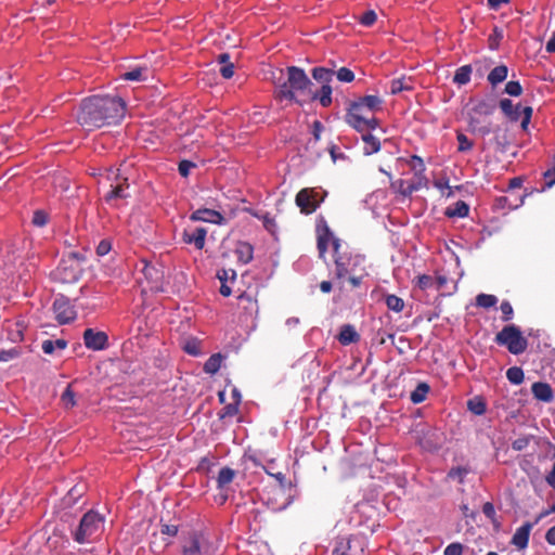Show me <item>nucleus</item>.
Returning <instances> with one entry per match:
<instances>
[{
  "instance_id": "nucleus-1",
  "label": "nucleus",
  "mask_w": 555,
  "mask_h": 555,
  "mask_svg": "<svg viewBox=\"0 0 555 555\" xmlns=\"http://www.w3.org/2000/svg\"><path fill=\"white\" fill-rule=\"evenodd\" d=\"M125 113L126 103L121 98L93 95L81 102L77 121L88 131H92L119 124Z\"/></svg>"
},
{
  "instance_id": "nucleus-2",
  "label": "nucleus",
  "mask_w": 555,
  "mask_h": 555,
  "mask_svg": "<svg viewBox=\"0 0 555 555\" xmlns=\"http://www.w3.org/2000/svg\"><path fill=\"white\" fill-rule=\"evenodd\" d=\"M317 247L320 258H324L330 243L334 250L335 275L344 279L353 272L366 271L365 257L360 254L340 253V241L335 237L324 217H319L315 225Z\"/></svg>"
},
{
  "instance_id": "nucleus-3",
  "label": "nucleus",
  "mask_w": 555,
  "mask_h": 555,
  "mask_svg": "<svg viewBox=\"0 0 555 555\" xmlns=\"http://www.w3.org/2000/svg\"><path fill=\"white\" fill-rule=\"evenodd\" d=\"M286 78L274 81V99L279 102L296 103L302 106L312 96L313 82L305 70L297 66H288Z\"/></svg>"
},
{
  "instance_id": "nucleus-4",
  "label": "nucleus",
  "mask_w": 555,
  "mask_h": 555,
  "mask_svg": "<svg viewBox=\"0 0 555 555\" xmlns=\"http://www.w3.org/2000/svg\"><path fill=\"white\" fill-rule=\"evenodd\" d=\"M104 529V517L95 511L87 512L74 531V540L79 543H88L101 535Z\"/></svg>"
},
{
  "instance_id": "nucleus-5",
  "label": "nucleus",
  "mask_w": 555,
  "mask_h": 555,
  "mask_svg": "<svg viewBox=\"0 0 555 555\" xmlns=\"http://www.w3.org/2000/svg\"><path fill=\"white\" fill-rule=\"evenodd\" d=\"M346 122L358 132L374 130L378 127V119L366 111L357 100L349 104L346 114Z\"/></svg>"
},
{
  "instance_id": "nucleus-6",
  "label": "nucleus",
  "mask_w": 555,
  "mask_h": 555,
  "mask_svg": "<svg viewBox=\"0 0 555 555\" xmlns=\"http://www.w3.org/2000/svg\"><path fill=\"white\" fill-rule=\"evenodd\" d=\"M494 341L500 346H505L513 354H520L526 351L528 340L522 336V333L515 324L504 326L494 338Z\"/></svg>"
},
{
  "instance_id": "nucleus-7",
  "label": "nucleus",
  "mask_w": 555,
  "mask_h": 555,
  "mask_svg": "<svg viewBox=\"0 0 555 555\" xmlns=\"http://www.w3.org/2000/svg\"><path fill=\"white\" fill-rule=\"evenodd\" d=\"M326 195L327 192L321 188H305L297 193L295 202L302 214L310 215L318 209Z\"/></svg>"
},
{
  "instance_id": "nucleus-8",
  "label": "nucleus",
  "mask_w": 555,
  "mask_h": 555,
  "mask_svg": "<svg viewBox=\"0 0 555 555\" xmlns=\"http://www.w3.org/2000/svg\"><path fill=\"white\" fill-rule=\"evenodd\" d=\"M500 108L512 121L519 120L522 115L521 128L527 129L533 112L531 106L521 107L520 104L514 105L509 99H502Z\"/></svg>"
},
{
  "instance_id": "nucleus-9",
  "label": "nucleus",
  "mask_w": 555,
  "mask_h": 555,
  "mask_svg": "<svg viewBox=\"0 0 555 555\" xmlns=\"http://www.w3.org/2000/svg\"><path fill=\"white\" fill-rule=\"evenodd\" d=\"M208 542L205 537L196 531L190 532L181 543L182 555H205Z\"/></svg>"
},
{
  "instance_id": "nucleus-10",
  "label": "nucleus",
  "mask_w": 555,
  "mask_h": 555,
  "mask_svg": "<svg viewBox=\"0 0 555 555\" xmlns=\"http://www.w3.org/2000/svg\"><path fill=\"white\" fill-rule=\"evenodd\" d=\"M52 309L55 315V320L60 324L70 323L77 317L76 310L72 306L69 299L63 295L55 298Z\"/></svg>"
},
{
  "instance_id": "nucleus-11",
  "label": "nucleus",
  "mask_w": 555,
  "mask_h": 555,
  "mask_svg": "<svg viewBox=\"0 0 555 555\" xmlns=\"http://www.w3.org/2000/svg\"><path fill=\"white\" fill-rule=\"evenodd\" d=\"M425 186H427V178L418 173H415V180L410 182L403 179L391 182V188L404 197H410L414 192Z\"/></svg>"
},
{
  "instance_id": "nucleus-12",
  "label": "nucleus",
  "mask_w": 555,
  "mask_h": 555,
  "mask_svg": "<svg viewBox=\"0 0 555 555\" xmlns=\"http://www.w3.org/2000/svg\"><path fill=\"white\" fill-rule=\"evenodd\" d=\"M83 343L88 349L103 350L108 345V336L105 332L86 328L83 332Z\"/></svg>"
},
{
  "instance_id": "nucleus-13",
  "label": "nucleus",
  "mask_w": 555,
  "mask_h": 555,
  "mask_svg": "<svg viewBox=\"0 0 555 555\" xmlns=\"http://www.w3.org/2000/svg\"><path fill=\"white\" fill-rule=\"evenodd\" d=\"M190 220L208 222L218 225L224 224L225 222L224 217L218 210L209 208L196 209L190 215Z\"/></svg>"
},
{
  "instance_id": "nucleus-14",
  "label": "nucleus",
  "mask_w": 555,
  "mask_h": 555,
  "mask_svg": "<svg viewBox=\"0 0 555 555\" xmlns=\"http://www.w3.org/2000/svg\"><path fill=\"white\" fill-rule=\"evenodd\" d=\"M207 230L205 228H196L193 232L183 231L182 240L186 244H193L196 249L202 250L205 246Z\"/></svg>"
},
{
  "instance_id": "nucleus-15",
  "label": "nucleus",
  "mask_w": 555,
  "mask_h": 555,
  "mask_svg": "<svg viewBox=\"0 0 555 555\" xmlns=\"http://www.w3.org/2000/svg\"><path fill=\"white\" fill-rule=\"evenodd\" d=\"M532 529V524L525 522L519 528L516 529L511 543L515 545L519 550H524L528 546L529 537Z\"/></svg>"
},
{
  "instance_id": "nucleus-16",
  "label": "nucleus",
  "mask_w": 555,
  "mask_h": 555,
  "mask_svg": "<svg viewBox=\"0 0 555 555\" xmlns=\"http://www.w3.org/2000/svg\"><path fill=\"white\" fill-rule=\"evenodd\" d=\"M533 397L542 402H552L554 400V393L552 387L547 383L537 382L531 386Z\"/></svg>"
},
{
  "instance_id": "nucleus-17",
  "label": "nucleus",
  "mask_w": 555,
  "mask_h": 555,
  "mask_svg": "<svg viewBox=\"0 0 555 555\" xmlns=\"http://www.w3.org/2000/svg\"><path fill=\"white\" fill-rule=\"evenodd\" d=\"M60 278L67 283L76 282L80 278V269L68 261H62L57 267Z\"/></svg>"
},
{
  "instance_id": "nucleus-18",
  "label": "nucleus",
  "mask_w": 555,
  "mask_h": 555,
  "mask_svg": "<svg viewBox=\"0 0 555 555\" xmlns=\"http://www.w3.org/2000/svg\"><path fill=\"white\" fill-rule=\"evenodd\" d=\"M338 341L344 345L348 346L350 344L358 343L360 340V335L356 331L354 326L351 324H344L340 327L339 334H338Z\"/></svg>"
},
{
  "instance_id": "nucleus-19",
  "label": "nucleus",
  "mask_w": 555,
  "mask_h": 555,
  "mask_svg": "<svg viewBox=\"0 0 555 555\" xmlns=\"http://www.w3.org/2000/svg\"><path fill=\"white\" fill-rule=\"evenodd\" d=\"M129 184L127 182V179H124V182H120L117 185L113 186L112 190L105 194L104 199L107 203H112L116 199L128 198L130 196L127 192Z\"/></svg>"
},
{
  "instance_id": "nucleus-20",
  "label": "nucleus",
  "mask_w": 555,
  "mask_h": 555,
  "mask_svg": "<svg viewBox=\"0 0 555 555\" xmlns=\"http://www.w3.org/2000/svg\"><path fill=\"white\" fill-rule=\"evenodd\" d=\"M416 441L421 446V448L426 451H434L438 449V442L433 439V434L430 430H417Z\"/></svg>"
},
{
  "instance_id": "nucleus-21",
  "label": "nucleus",
  "mask_w": 555,
  "mask_h": 555,
  "mask_svg": "<svg viewBox=\"0 0 555 555\" xmlns=\"http://www.w3.org/2000/svg\"><path fill=\"white\" fill-rule=\"evenodd\" d=\"M367 131L369 130L364 131L362 134V140L364 142L363 153L365 155H372L380 150V141Z\"/></svg>"
},
{
  "instance_id": "nucleus-22",
  "label": "nucleus",
  "mask_w": 555,
  "mask_h": 555,
  "mask_svg": "<svg viewBox=\"0 0 555 555\" xmlns=\"http://www.w3.org/2000/svg\"><path fill=\"white\" fill-rule=\"evenodd\" d=\"M332 91L333 90L330 85H322L320 91H312V96L314 98H309V102L319 100L323 107H328L332 104Z\"/></svg>"
},
{
  "instance_id": "nucleus-23",
  "label": "nucleus",
  "mask_w": 555,
  "mask_h": 555,
  "mask_svg": "<svg viewBox=\"0 0 555 555\" xmlns=\"http://www.w3.org/2000/svg\"><path fill=\"white\" fill-rule=\"evenodd\" d=\"M362 106L373 115L382 109L383 100L378 95H365L357 100Z\"/></svg>"
},
{
  "instance_id": "nucleus-24",
  "label": "nucleus",
  "mask_w": 555,
  "mask_h": 555,
  "mask_svg": "<svg viewBox=\"0 0 555 555\" xmlns=\"http://www.w3.org/2000/svg\"><path fill=\"white\" fill-rule=\"evenodd\" d=\"M468 212L469 206L464 201H457L447 208L444 215L449 218H464Z\"/></svg>"
},
{
  "instance_id": "nucleus-25",
  "label": "nucleus",
  "mask_w": 555,
  "mask_h": 555,
  "mask_svg": "<svg viewBox=\"0 0 555 555\" xmlns=\"http://www.w3.org/2000/svg\"><path fill=\"white\" fill-rule=\"evenodd\" d=\"M237 259L244 264L249 263L254 257V247L247 242L237 244L236 250Z\"/></svg>"
},
{
  "instance_id": "nucleus-26",
  "label": "nucleus",
  "mask_w": 555,
  "mask_h": 555,
  "mask_svg": "<svg viewBox=\"0 0 555 555\" xmlns=\"http://www.w3.org/2000/svg\"><path fill=\"white\" fill-rule=\"evenodd\" d=\"M508 75V68L505 65H499L494 67L488 75V81L492 86H496L500 82H503Z\"/></svg>"
},
{
  "instance_id": "nucleus-27",
  "label": "nucleus",
  "mask_w": 555,
  "mask_h": 555,
  "mask_svg": "<svg viewBox=\"0 0 555 555\" xmlns=\"http://www.w3.org/2000/svg\"><path fill=\"white\" fill-rule=\"evenodd\" d=\"M223 356L221 353L211 354L204 364V372L210 375L216 374L221 366Z\"/></svg>"
},
{
  "instance_id": "nucleus-28",
  "label": "nucleus",
  "mask_w": 555,
  "mask_h": 555,
  "mask_svg": "<svg viewBox=\"0 0 555 555\" xmlns=\"http://www.w3.org/2000/svg\"><path fill=\"white\" fill-rule=\"evenodd\" d=\"M235 477V470L230 467H222L219 470L218 477H217V486L219 489L224 488L225 486L230 485Z\"/></svg>"
},
{
  "instance_id": "nucleus-29",
  "label": "nucleus",
  "mask_w": 555,
  "mask_h": 555,
  "mask_svg": "<svg viewBox=\"0 0 555 555\" xmlns=\"http://www.w3.org/2000/svg\"><path fill=\"white\" fill-rule=\"evenodd\" d=\"M334 70L325 67H314L312 69V77L323 85H330L334 76Z\"/></svg>"
},
{
  "instance_id": "nucleus-30",
  "label": "nucleus",
  "mask_w": 555,
  "mask_h": 555,
  "mask_svg": "<svg viewBox=\"0 0 555 555\" xmlns=\"http://www.w3.org/2000/svg\"><path fill=\"white\" fill-rule=\"evenodd\" d=\"M67 347L65 339L51 340L47 339L42 341L41 348L46 354H53L56 349L64 350Z\"/></svg>"
},
{
  "instance_id": "nucleus-31",
  "label": "nucleus",
  "mask_w": 555,
  "mask_h": 555,
  "mask_svg": "<svg viewBox=\"0 0 555 555\" xmlns=\"http://www.w3.org/2000/svg\"><path fill=\"white\" fill-rule=\"evenodd\" d=\"M472 66L463 65L455 70L453 82L460 86L466 85L470 80Z\"/></svg>"
},
{
  "instance_id": "nucleus-32",
  "label": "nucleus",
  "mask_w": 555,
  "mask_h": 555,
  "mask_svg": "<svg viewBox=\"0 0 555 555\" xmlns=\"http://www.w3.org/2000/svg\"><path fill=\"white\" fill-rule=\"evenodd\" d=\"M428 392L429 386L426 383H420L411 392L410 399L415 404L421 403L426 399Z\"/></svg>"
},
{
  "instance_id": "nucleus-33",
  "label": "nucleus",
  "mask_w": 555,
  "mask_h": 555,
  "mask_svg": "<svg viewBox=\"0 0 555 555\" xmlns=\"http://www.w3.org/2000/svg\"><path fill=\"white\" fill-rule=\"evenodd\" d=\"M413 86L411 83V79L397 78L393 79L390 83V92L391 94H397L405 90H412Z\"/></svg>"
},
{
  "instance_id": "nucleus-34",
  "label": "nucleus",
  "mask_w": 555,
  "mask_h": 555,
  "mask_svg": "<svg viewBox=\"0 0 555 555\" xmlns=\"http://www.w3.org/2000/svg\"><path fill=\"white\" fill-rule=\"evenodd\" d=\"M146 72L147 69L145 67H135L132 70L124 73L120 77L124 80L142 81L146 79Z\"/></svg>"
},
{
  "instance_id": "nucleus-35",
  "label": "nucleus",
  "mask_w": 555,
  "mask_h": 555,
  "mask_svg": "<svg viewBox=\"0 0 555 555\" xmlns=\"http://www.w3.org/2000/svg\"><path fill=\"white\" fill-rule=\"evenodd\" d=\"M498 304V298L490 294H479L476 296V306L489 309Z\"/></svg>"
},
{
  "instance_id": "nucleus-36",
  "label": "nucleus",
  "mask_w": 555,
  "mask_h": 555,
  "mask_svg": "<svg viewBox=\"0 0 555 555\" xmlns=\"http://www.w3.org/2000/svg\"><path fill=\"white\" fill-rule=\"evenodd\" d=\"M506 377L509 383L520 385L524 382V371L518 366H512L506 371Z\"/></svg>"
},
{
  "instance_id": "nucleus-37",
  "label": "nucleus",
  "mask_w": 555,
  "mask_h": 555,
  "mask_svg": "<svg viewBox=\"0 0 555 555\" xmlns=\"http://www.w3.org/2000/svg\"><path fill=\"white\" fill-rule=\"evenodd\" d=\"M386 306L389 310H392L395 312H401L404 308V301L402 298L396 295H387Z\"/></svg>"
},
{
  "instance_id": "nucleus-38",
  "label": "nucleus",
  "mask_w": 555,
  "mask_h": 555,
  "mask_svg": "<svg viewBox=\"0 0 555 555\" xmlns=\"http://www.w3.org/2000/svg\"><path fill=\"white\" fill-rule=\"evenodd\" d=\"M255 217L262 220L263 227L267 231H269L271 234H274L276 231V223L273 217H271L268 212L266 214H259L255 212Z\"/></svg>"
},
{
  "instance_id": "nucleus-39",
  "label": "nucleus",
  "mask_w": 555,
  "mask_h": 555,
  "mask_svg": "<svg viewBox=\"0 0 555 555\" xmlns=\"http://www.w3.org/2000/svg\"><path fill=\"white\" fill-rule=\"evenodd\" d=\"M456 140L459 143L457 151L461 153L468 152L474 146V142L472 140H469L468 137L466 134H464L463 132H457Z\"/></svg>"
},
{
  "instance_id": "nucleus-40",
  "label": "nucleus",
  "mask_w": 555,
  "mask_h": 555,
  "mask_svg": "<svg viewBox=\"0 0 555 555\" xmlns=\"http://www.w3.org/2000/svg\"><path fill=\"white\" fill-rule=\"evenodd\" d=\"M61 401L66 409H70L76 405L75 392L72 390L70 385H68L62 393Z\"/></svg>"
},
{
  "instance_id": "nucleus-41",
  "label": "nucleus",
  "mask_w": 555,
  "mask_h": 555,
  "mask_svg": "<svg viewBox=\"0 0 555 555\" xmlns=\"http://www.w3.org/2000/svg\"><path fill=\"white\" fill-rule=\"evenodd\" d=\"M467 408L470 412H473L476 415H482L486 412V404L480 399L469 400L467 402Z\"/></svg>"
},
{
  "instance_id": "nucleus-42",
  "label": "nucleus",
  "mask_w": 555,
  "mask_h": 555,
  "mask_svg": "<svg viewBox=\"0 0 555 555\" xmlns=\"http://www.w3.org/2000/svg\"><path fill=\"white\" fill-rule=\"evenodd\" d=\"M21 356V349L17 347H13L10 349L0 350V362H9L13 359H16Z\"/></svg>"
},
{
  "instance_id": "nucleus-43",
  "label": "nucleus",
  "mask_w": 555,
  "mask_h": 555,
  "mask_svg": "<svg viewBox=\"0 0 555 555\" xmlns=\"http://www.w3.org/2000/svg\"><path fill=\"white\" fill-rule=\"evenodd\" d=\"M350 541L346 539H339L333 550V555H350Z\"/></svg>"
},
{
  "instance_id": "nucleus-44",
  "label": "nucleus",
  "mask_w": 555,
  "mask_h": 555,
  "mask_svg": "<svg viewBox=\"0 0 555 555\" xmlns=\"http://www.w3.org/2000/svg\"><path fill=\"white\" fill-rule=\"evenodd\" d=\"M468 474V469L465 467H452L448 473V478L457 479L460 483L464 482V477Z\"/></svg>"
},
{
  "instance_id": "nucleus-45",
  "label": "nucleus",
  "mask_w": 555,
  "mask_h": 555,
  "mask_svg": "<svg viewBox=\"0 0 555 555\" xmlns=\"http://www.w3.org/2000/svg\"><path fill=\"white\" fill-rule=\"evenodd\" d=\"M504 91L512 96H519L522 93V87L519 81L511 80L505 85Z\"/></svg>"
},
{
  "instance_id": "nucleus-46",
  "label": "nucleus",
  "mask_w": 555,
  "mask_h": 555,
  "mask_svg": "<svg viewBox=\"0 0 555 555\" xmlns=\"http://www.w3.org/2000/svg\"><path fill=\"white\" fill-rule=\"evenodd\" d=\"M336 77L341 82H351L354 80L353 72L347 67H340L336 72Z\"/></svg>"
},
{
  "instance_id": "nucleus-47",
  "label": "nucleus",
  "mask_w": 555,
  "mask_h": 555,
  "mask_svg": "<svg viewBox=\"0 0 555 555\" xmlns=\"http://www.w3.org/2000/svg\"><path fill=\"white\" fill-rule=\"evenodd\" d=\"M501 312H502V320L504 322H507L513 319L514 310L509 301H502L500 306Z\"/></svg>"
},
{
  "instance_id": "nucleus-48",
  "label": "nucleus",
  "mask_w": 555,
  "mask_h": 555,
  "mask_svg": "<svg viewBox=\"0 0 555 555\" xmlns=\"http://www.w3.org/2000/svg\"><path fill=\"white\" fill-rule=\"evenodd\" d=\"M435 285V280L433 276L430 275H427V274H423V275H420L417 278V286L422 289V291H425V289H428V288H431L434 287Z\"/></svg>"
},
{
  "instance_id": "nucleus-49",
  "label": "nucleus",
  "mask_w": 555,
  "mask_h": 555,
  "mask_svg": "<svg viewBox=\"0 0 555 555\" xmlns=\"http://www.w3.org/2000/svg\"><path fill=\"white\" fill-rule=\"evenodd\" d=\"M217 278L221 283H227V281H235L236 272L233 269H222L217 273Z\"/></svg>"
},
{
  "instance_id": "nucleus-50",
  "label": "nucleus",
  "mask_w": 555,
  "mask_h": 555,
  "mask_svg": "<svg viewBox=\"0 0 555 555\" xmlns=\"http://www.w3.org/2000/svg\"><path fill=\"white\" fill-rule=\"evenodd\" d=\"M238 403L237 402H232V403H229L227 404L221 413L219 414L220 418H224L227 416L231 417V416H234L238 413Z\"/></svg>"
},
{
  "instance_id": "nucleus-51",
  "label": "nucleus",
  "mask_w": 555,
  "mask_h": 555,
  "mask_svg": "<svg viewBox=\"0 0 555 555\" xmlns=\"http://www.w3.org/2000/svg\"><path fill=\"white\" fill-rule=\"evenodd\" d=\"M463 551L464 545L462 543L453 542L444 548L443 555H462Z\"/></svg>"
},
{
  "instance_id": "nucleus-52",
  "label": "nucleus",
  "mask_w": 555,
  "mask_h": 555,
  "mask_svg": "<svg viewBox=\"0 0 555 555\" xmlns=\"http://www.w3.org/2000/svg\"><path fill=\"white\" fill-rule=\"evenodd\" d=\"M376 18H377V15L376 13L373 11V10H369V11H365L361 17H360V23L363 25V26H372L375 22H376Z\"/></svg>"
},
{
  "instance_id": "nucleus-53",
  "label": "nucleus",
  "mask_w": 555,
  "mask_h": 555,
  "mask_svg": "<svg viewBox=\"0 0 555 555\" xmlns=\"http://www.w3.org/2000/svg\"><path fill=\"white\" fill-rule=\"evenodd\" d=\"M348 275H349L348 282L351 284V286L353 288H357L362 284L363 279L365 276H367V272L362 271V274H361V272H353V274H348Z\"/></svg>"
},
{
  "instance_id": "nucleus-54",
  "label": "nucleus",
  "mask_w": 555,
  "mask_h": 555,
  "mask_svg": "<svg viewBox=\"0 0 555 555\" xmlns=\"http://www.w3.org/2000/svg\"><path fill=\"white\" fill-rule=\"evenodd\" d=\"M530 440H531L530 436H521L512 442V448L515 451H521L529 446Z\"/></svg>"
},
{
  "instance_id": "nucleus-55",
  "label": "nucleus",
  "mask_w": 555,
  "mask_h": 555,
  "mask_svg": "<svg viewBox=\"0 0 555 555\" xmlns=\"http://www.w3.org/2000/svg\"><path fill=\"white\" fill-rule=\"evenodd\" d=\"M48 222V216L43 210H36L33 216V223L37 227H43Z\"/></svg>"
},
{
  "instance_id": "nucleus-56",
  "label": "nucleus",
  "mask_w": 555,
  "mask_h": 555,
  "mask_svg": "<svg viewBox=\"0 0 555 555\" xmlns=\"http://www.w3.org/2000/svg\"><path fill=\"white\" fill-rule=\"evenodd\" d=\"M194 167H195L194 163H192L191 160L184 159L179 163L178 170L182 177L186 178L189 176L191 169Z\"/></svg>"
},
{
  "instance_id": "nucleus-57",
  "label": "nucleus",
  "mask_w": 555,
  "mask_h": 555,
  "mask_svg": "<svg viewBox=\"0 0 555 555\" xmlns=\"http://www.w3.org/2000/svg\"><path fill=\"white\" fill-rule=\"evenodd\" d=\"M154 540L151 541L150 547L153 553H162L167 546L170 545V541H165L164 544L157 543V534H153Z\"/></svg>"
},
{
  "instance_id": "nucleus-58",
  "label": "nucleus",
  "mask_w": 555,
  "mask_h": 555,
  "mask_svg": "<svg viewBox=\"0 0 555 555\" xmlns=\"http://www.w3.org/2000/svg\"><path fill=\"white\" fill-rule=\"evenodd\" d=\"M474 111L480 115H489L492 113L493 106L486 101H481L475 106Z\"/></svg>"
},
{
  "instance_id": "nucleus-59",
  "label": "nucleus",
  "mask_w": 555,
  "mask_h": 555,
  "mask_svg": "<svg viewBox=\"0 0 555 555\" xmlns=\"http://www.w3.org/2000/svg\"><path fill=\"white\" fill-rule=\"evenodd\" d=\"M112 249V243L108 240H102L96 246V254L99 256L107 255Z\"/></svg>"
},
{
  "instance_id": "nucleus-60",
  "label": "nucleus",
  "mask_w": 555,
  "mask_h": 555,
  "mask_svg": "<svg viewBox=\"0 0 555 555\" xmlns=\"http://www.w3.org/2000/svg\"><path fill=\"white\" fill-rule=\"evenodd\" d=\"M411 165H412L413 169H417V171L415 173L424 175L425 165H424L423 159L420 156L413 155L411 157Z\"/></svg>"
},
{
  "instance_id": "nucleus-61",
  "label": "nucleus",
  "mask_w": 555,
  "mask_h": 555,
  "mask_svg": "<svg viewBox=\"0 0 555 555\" xmlns=\"http://www.w3.org/2000/svg\"><path fill=\"white\" fill-rule=\"evenodd\" d=\"M178 526L176 525H169V524H162L160 526V533L169 537H176L178 534Z\"/></svg>"
},
{
  "instance_id": "nucleus-62",
  "label": "nucleus",
  "mask_w": 555,
  "mask_h": 555,
  "mask_svg": "<svg viewBox=\"0 0 555 555\" xmlns=\"http://www.w3.org/2000/svg\"><path fill=\"white\" fill-rule=\"evenodd\" d=\"M503 38V33L498 27L494 28L493 34L490 36V48L496 49L499 41Z\"/></svg>"
},
{
  "instance_id": "nucleus-63",
  "label": "nucleus",
  "mask_w": 555,
  "mask_h": 555,
  "mask_svg": "<svg viewBox=\"0 0 555 555\" xmlns=\"http://www.w3.org/2000/svg\"><path fill=\"white\" fill-rule=\"evenodd\" d=\"M496 205L501 208H508V209H515L520 204L517 203H511L508 196H501L496 199Z\"/></svg>"
},
{
  "instance_id": "nucleus-64",
  "label": "nucleus",
  "mask_w": 555,
  "mask_h": 555,
  "mask_svg": "<svg viewBox=\"0 0 555 555\" xmlns=\"http://www.w3.org/2000/svg\"><path fill=\"white\" fill-rule=\"evenodd\" d=\"M544 186L551 188L555 184V167L544 172Z\"/></svg>"
}]
</instances>
